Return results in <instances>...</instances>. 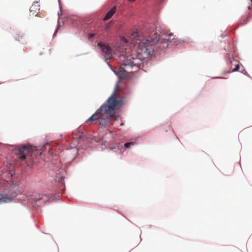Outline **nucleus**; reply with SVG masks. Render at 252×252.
Segmentation results:
<instances>
[{"instance_id": "1", "label": "nucleus", "mask_w": 252, "mask_h": 252, "mask_svg": "<svg viewBox=\"0 0 252 252\" xmlns=\"http://www.w3.org/2000/svg\"><path fill=\"white\" fill-rule=\"evenodd\" d=\"M129 38L131 44L137 45V54L135 58L131 55H123L120 57L121 65L119 70L114 71L120 79H123L127 76V73L132 71L134 67L141 68L144 66V63L150 60L155 50H159L155 42H152L153 36L147 39L140 37L136 29L131 30Z\"/></svg>"}, {"instance_id": "2", "label": "nucleus", "mask_w": 252, "mask_h": 252, "mask_svg": "<svg viewBox=\"0 0 252 252\" xmlns=\"http://www.w3.org/2000/svg\"><path fill=\"white\" fill-rule=\"evenodd\" d=\"M123 104V100L117 97L116 92L113 93L107 99L106 102L99 108L88 120V122L94 121L95 124L101 126H107L110 125L111 119L116 121L118 116L115 115V111Z\"/></svg>"}, {"instance_id": "3", "label": "nucleus", "mask_w": 252, "mask_h": 252, "mask_svg": "<svg viewBox=\"0 0 252 252\" xmlns=\"http://www.w3.org/2000/svg\"><path fill=\"white\" fill-rule=\"evenodd\" d=\"M0 203L10 201L21 192L15 171L4 169L0 174Z\"/></svg>"}, {"instance_id": "4", "label": "nucleus", "mask_w": 252, "mask_h": 252, "mask_svg": "<svg viewBox=\"0 0 252 252\" xmlns=\"http://www.w3.org/2000/svg\"><path fill=\"white\" fill-rule=\"evenodd\" d=\"M152 42H155L157 47L159 50H163L168 47V42H171L175 38L174 35L172 33H163L157 34V33L152 34Z\"/></svg>"}, {"instance_id": "5", "label": "nucleus", "mask_w": 252, "mask_h": 252, "mask_svg": "<svg viewBox=\"0 0 252 252\" xmlns=\"http://www.w3.org/2000/svg\"><path fill=\"white\" fill-rule=\"evenodd\" d=\"M32 146L31 145H24L19 146L15 149V160L20 164H24L27 163L28 155H31L32 152Z\"/></svg>"}, {"instance_id": "6", "label": "nucleus", "mask_w": 252, "mask_h": 252, "mask_svg": "<svg viewBox=\"0 0 252 252\" xmlns=\"http://www.w3.org/2000/svg\"><path fill=\"white\" fill-rule=\"evenodd\" d=\"M97 45L101 48L103 53H104V57L106 59L109 60L112 57V49L109 45L102 42H99Z\"/></svg>"}, {"instance_id": "7", "label": "nucleus", "mask_w": 252, "mask_h": 252, "mask_svg": "<svg viewBox=\"0 0 252 252\" xmlns=\"http://www.w3.org/2000/svg\"><path fill=\"white\" fill-rule=\"evenodd\" d=\"M40 10V5L37 2H34L30 8V13L32 16H37Z\"/></svg>"}, {"instance_id": "8", "label": "nucleus", "mask_w": 252, "mask_h": 252, "mask_svg": "<svg viewBox=\"0 0 252 252\" xmlns=\"http://www.w3.org/2000/svg\"><path fill=\"white\" fill-rule=\"evenodd\" d=\"M15 38L16 40L23 43L25 42L26 40V36L25 33L22 32H19L17 33L16 35L15 36Z\"/></svg>"}, {"instance_id": "9", "label": "nucleus", "mask_w": 252, "mask_h": 252, "mask_svg": "<svg viewBox=\"0 0 252 252\" xmlns=\"http://www.w3.org/2000/svg\"><path fill=\"white\" fill-rule=\"evenodd\" d=\"M116 11V7H113L106 14L105 16L103 18L104 21H106L112 17L113 14Z\"/></svg>"}, {"instance_id": "10", "label": "nucleus", "mask_w": 252, "mask_h": 252, "mask_svg": "<svg viewBox=\"0 0 252 252\" xmlns=\"http://www.w3.org/2000/svg\"><path fill=\"white\" fill-rule=\"evenodd\" d=\"M248 22V17H245L242 19L241 21L240 22L239 25H244L247 24Z\"/></svg>"}, {"instance_id": "11", "label": "nucleus", "mask_w": 252, "mask_h": 252, "mask_svg": "<svg viewBox=\"0 0 252 252\" xmlns=\"http://www.w3.org/2000/svg\"><path fill=\"white\" fill-rule=\"evenodd\" d=\"M135 143L134 142H127L125 144L124 146L126 148H128L130 146L134 145Z\"/></svg>"}, {"instance_id": "12", "label": "nucleus", "mask_w": 252, "mask_h": 252, "mask_svg": "<svg viewBox=\"0 0 252 252\" xmlns=\"http://www.w3.org/2000/svg\"><path fill=\"white\" fill-rule=\"evenodd\" d=\"M239 68H240L239 65L237 64L235 68L232 70V72H235V71H238L239 70Z\"/></svg>"}, {"instance_id": "13", "label": "nucleus", "mask_w": 252, "mask_h": 252, "mask_svg": "<svg viewBox=\"0 0 252 252\" xmlns=\"http://www.w3.org/2000/svg\"><path fill=\"white\" fill-rule=\"evenodd\" d=\"M95 35V33H90L88 35V37L89 39H91L93 37H94Z\"/></svg>"}, {"instance_id": "14", "label": "nucleus", "mask_w": 252, "mask_h": 252, "mask_svg": "<svg viewBox=\"0 0 252 252\" xmlns=\"http://www.w3.org/2000/svg\"><path fill=\"white\" fill-rule=\"evenodd\" d=\"M124 124L123 123H121V124H120V126H123Z\"/></svg>"}, {"instance_id": "15", "label": "nucleus", "mask_w": 252, "mask_h": 252, "mask_svg": "<svg viewBox=\"0 0 252 252\" xmlns=\"http://www.w3.org/2000/svg\"><path fill=\"white\" fill-rule=\"evenodd\" d=\"M129 0V1H135V0Z\"/></svg>"}, {"instance_id": "16", "label": "nucleus", "mask_w": 252, "mask_h": 252, "mask_svg": "<svg viewBox=\"0 0 252 252\" xmlns=\"http://www.w3.org/2000/svg\"><path fill=\"white\" fill-rule=\"evenodd\" d=\"M41 198H42L41 197H39V198H38V199L39 200H40V199H41Z\"/></svg>"}]
</instances>
